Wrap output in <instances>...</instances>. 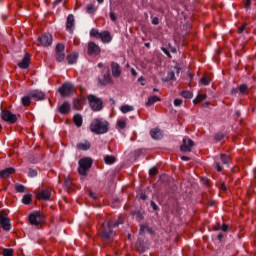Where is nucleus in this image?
<instances>
[{
  "label": "nucleus",
  "mask_w": 256,
  "mask_h": 256,
  "mask_svg": "<svg viewBox=\"0 0 256 256\" xmlns=\"http://www.w3.org/2000/svg\"><path fill=\"white\" fill-rule=\"evenodd\" d=\"M90 130L96 135H104V133L109 131V122L101 118H96L90 124Z\"/></svg>",
  "instance_id": "obj_1"
},
{
  "label": "nucleus",
  "mask_w": 256,
  "mask_h": 256,
  "mask_svg": "<svg viewBox=\"0 0 256 256\" xmlns=\"http://www.w3.org/2000/svg\"><path fill=\"white\" fill-rule=\"evenodd\" d=\"M120 224L121 222H104L102 224V239H105V241L113 239V237H115V232L111 229H113V227H119Z\"/></svg>",
  "instance_id": "obj_2"
},
{
  "label": "nucleus",
  "mask_w": 256,
  "mask_h": 256,
  "mask_svg": "<svg viewBox=\"0 0 256 256\" xmlns=\"http://www.w3.org/2000/svg\"><path fill=\"white\" fill-rule=\"evenodd\" d=\"M93 165V160L91 158H82L79 160V168L78 171L80 175H87V171L91 169Z\"/></svg>",
  "instance_id": "obj_3"
},
{
  "label": "nucleus",
  "mask_w": 256,
  "mask_h": 256,
  "mask_svg": "<svg viewBox=\"0 0 256 256\" xmlns=\"http://www.w3.org/2000/svg\"><path fill=\"white\" fill-rule=\"evenodd\" d=\"M88 101L93 111H101V109H103V102L101 101V99L97 98L96 96L89 95Z\"/></svg>",
  "instance_id": "obj_4"
},
{
  "label": "nucleus",
  "mask_w": 256,
  "mask_h": 256,
  "mask_svg": "<svg viewBox=\"0 0 256 256\" xmlns=\"http://www.w3.org/2000/svg\"><path fill=\"white\" fill-rule=\"evenodd\" d=\"M62 97H69L75 93V86L71 83H66L58 89Z\"/></svg>",
  "instance_id": "obj_5"
},
{
  "label": "nucleus",
  "mask_w": 256,
  "mask_h": 256,
  "mask_svg": "<svg viewBox=\"0 0 256 256\" xmlns=\"http://www.w3.org/2000/svg\"><path fill=\"white\" fill-rule=\"evenodd\" d=\"M44 219L45 218L43 217V214H41V212H34L29 215V223L30 225H34L35 227H37V225H41Z\"/></svg>",
  "instance_id": "obj_6"
},
{
  "label": "nucleus",
  "mask_w": 256,
  "mask_h": 256,
  "mask_svg": "<svg viewBox=\"0 0 256 256\" xmlns=\"http://www.w3.org/2000/svg\"><path fill=\"white\" fill-rule=\"evenodd\" d=\"M0 225L4 231H11V220L4 212H0Z\"/></svg>",
  "instance_id": "obj_7"
},
{
  "label": "nucleus",
  "mask_w": 256,
  "mask_h": 256,
  "mask_svg": "<svg viewBox=\"0 0 256 256\" xmlns=\"http://www.w3.org/2000/svg\"><path fill=\"white\" fill-rule=\"evenodd\" d=\"M38 43H40L42 47H49L53 43V36L49 33L43 34L38 38Z\"/></svg>",
  "instance_id": "obj_8"
},
{
  "label": "nucleus",
  "mask_w": 256,
  "mask_h": 256,
  "mask_svg": "<svg viewBox=\"0 0 256 256\" xmlns=\"http://www.w3.org/2000/svg\"><path fill=\"white\" fill-rule=\"evenodd\" d=\"M193 145H195V143H193V140L189 138H184L180 149L182 153H190L191 149H193Z\"/></svg>",
  "instance_id": "obj_9"
},
{
  "label": "nucleus",
  "mask_w": 256,
  "mask_h": 256,
  "mask_svg": "<svg viewBox=\"0 0 256 256\" xmlns=\"http://www.w3.org/2000/svg\"><path fill=\"white\" fill-rule=\"evenodd\" d=\"M1 117L3 121H6L7 123L13 124L17 121V115L11 113V111H3L1 113Z\"/></svg>",
  "instance_id": "obj_10"
},
{
  "label": "nucleus",
  "mask_w": 256,
  "mask_h": 256,
  "mask_svg": "<svg viewBox=\"0 0 256 256\" xmlns=\"http://www.w3.org/2000/svg\"><path fill=\"white\" fill-rule=\"evenodd\" d=\"M37 199L39 201H50L51 200V189L45 188L37 193Z\"/></svg>",
  "instance_id": "obj_11"
},
{
  "label": "nucleus",
  "mask_w": 256,
  "mask_h": 256,
  "mask_svg": "<svg viewBox=\"0 0 256 256\" xmlns=\"http://www.w3.org/2000/svg\"><path fill=\"white\" fill-rule=\"evenodd\" d=\"M75 27V16L69 14L66 21V31L73 33V28Z\"/></svg>",
  "instance_id": "obj_12"
},
{
  "label": "nucleus",
  "mask_w": 256,
  "mask_h": 256,
  "mask_svg": "<svg viewBox=\"0 0 256 256\" xmlns=\"http://www.w3.org/2000/svg\"><path fill=\"white\" fill-rule=\"evenodd\" d=\"M99 53H101V48L94 42H90L88 44V55H99Z\"/></svg>",
  "instance_id": "obj_13"
},
{
  "label": "nucleus",
  "mask_w": 256,
  "mask_h": 256,
  "mask_svg": "<svg viewBox=\"0 0 256 256\" xmlns=\"http://www.w3.org/2000/svg\"><path fill=\"white\" fill-rule=\"evenodd\" d=\"M30 64L31 56H29V54H25L22 61L18 63V67H20V69H27V67H29Z\"/></svg>",
  "instance_id": "obj_14"
},
{
  "label": "nucleus",
  "mask_w": 256,
  "mask_h": 256,
  "mask_svg": "<svg viewBox=\"0 0 256 256\" xmlns=\"http://www.w3.org/2000/svg\"><path fill=\"white\" fill-rule=\"evenodd\" d=\"M76 147L79 151H89V149H91V142L83 140L81 142H78L76 144Z\"/></svg>",
  "instance_id": "obj_15"
},
{
  "label": "nucleus",
  "mask_w": 256,
  "mask_h": 256,
  "mask_svg": "<svg viewBox=\"0 0 256 256\" xmlns=\"http://www.w3.org/2000/svg\"><path fill=\"white\" fill-rule=\"evenodd\" d=\"M111 71L113 77H121V66L117 62L111 63Z\"/></svg>",
  "instance_id": "obj_16"
},
{
  "label": "nucleus",
  "mask_w": 256,
  "mask_h": 256,
  "mask_svg": "<svg viewBox=\"0 0 256 256\" xmlns=\"http://www.w3.org/2000/svg\"><path fill=\"white\" fill-rule=\"evenodd\" d=\"M58 110L59 113H61L62 115H67V113L71 111V105L69 104V102H64L62 105L59 106Z\"/></svg>",
  "instance_id": "obj_17"
},
{
  "label": "nucleus",
  "mask_w": 256,
  "mask_h": 256,
  "mask_svg": "<svg viewBox=\"0 0 256 256\" xmlns=\"http://www.w3.org/2000/svg\"><path fill=\"white\" fill-rule=\"evenodd\" d=\"M13 173H15V168H5L4 170H0V177L7 179V177L13 175Z\"/></svg>",
  "instance_id": "obj_18"
},
{
  "label": "nucleus",
  "mask_w": 256,
  "mask_h": 256,
  "mask_svg": "<svg viewBox=\"0 0 256 256\" xmlns=\"http://www.w3.org/2000/svg\"><path fill=\"white\" fill-rule=\"evenodd\" d=\"M100 39L103 43H111L113 38L111 37V33H109V31H104L101 32Z\"/></svg>",
  "instance_id": "obj_19"
},
{
  "label": "nucleus",
  "mask_w": 256,
  "mask_h": 256,
  "mask_svg": "<svg viewBox=\"0 0 256 256\" xmlns=\"http://www.w3.org/2000/svg\"><path fill=\"white\" fill-rule=\"evenodd\" d=\"M152 139H163V132L159 128H155L150 131Z\"/></svg>",
  "instance_id": "obj_20"
},
{
  "label": "nucleus",
  "mask_w": 256,
  "mask_h": 256,
  "mask_svg": "<svg viewBox=\"0 0 256 256\" xmlns=\"http://www.w3.org/2000/svg\"><path fill=\"white\" fill-rule=\"evenodd\" d=\"M30 96L33 99H39L40 101H43V99H45V93H43L42 91L39 90H34L30 93Z\"/></svg>",
  "instance_id": "obj_21"
},
{
  "label": "nucleus",
  "mask_w": 256,
  "mask_h": 256,
  "mask_svg": "<svg viewBox=\"0 0 256 256\" xmlns=\"http://www.w3.org/2000/svg\"><path fill=\"white\" fill-rule=\"evenodd\" d=\"M120 111L121 113H131V111H135V108L129 104H126V105H122L120 107Z\"/></svg>",
  "instance_id": "obj_22"
},
{
  "label": "nucleus",
  "mask_w": 256,
  "mask_h": 256,
  "mask_svg": "<svg viewBox=\"0 0 256 256\" xmlns=\"http://www.w3.org/2000/svg\"><path fill=\"white\" fill-rule=\"evenodd\" d=\"M79 55L77 53H73L67 56V61L70 65H73L75 63H77V59H78Z\"/></svg>",
  "instance_id": "obj_23"
},
{
  "label": "nucleus",
  "mask_w": 256,
  "mask_h": 256,
  "mask_svg": "<svg viewBox=\"0 0 256 256\" xmlns=\"http://www.w3.org/2000/svg\"><path fill=\"white\" fill-rule=\"evenodd\" d=\"M157 101H161V98L158 96L149 97L148 101L146 102V107H151V105H154V103H157Z\"/></svg>",
  "instance_id": "obj_24"
},
{
  "label": "nucleus",
  "mask_w": 256,
  "mask_h": 256,
  "mask_svg": "<svg viewBox=\"0 0 256 256\" xmlns=\"http://www.w3.org/2000/svg\"><path fill=\"white\" fill-rule=\"evenodd\" d=\"M116 161H117V158H115V156H111V155L104 156V163H106V165H113V163H115Z\"/></svg>",
  "instance_id": "obj_25"
},
{
  "label": "nucleus",
  "mask_w": 256,
  "mask_h": 256,
  "mask_svg": "<svg viewBox=\"0 0 256 256\" xmlns=\"http://www.w3.org/2000/svg\"><path fill=\"white\" fill-rule=\"evenodd\" d=\"M76 127H81L83 125V117L79 114H76L73 118Z\"/></svg>",
  "instance_id": "obj_26"
},
{
  "label": "nucleus",
  "mask_w": 256,
  "mask_h": 256,
  "mask_svg": "<svg viewBox=\"0 0 256 256\" xmlns=\"http://www.w3.org/2000/svg\"><path fill=\"white\" fill-rule=\"evenodd\" d=\"M126 127H127V119L126 118H122V119L118 120V122H117L118 129H125Z\"/></svg>",
  "instance_id": "obj_27"
},
{
  "label": "nucleus",
  "mask_w": 256,
  "mask_h": 256,
  "mask_svg": "<svg viewBox=\"0 0 256 256\" xmlns=\"http://www.w3.org/2000/svg\"><path fill=\"white\" fill-rule=\"evenodd\" d=\"M205 99H207V94H200L194 99L193 103L197 105V103H201V101H205Z\"/></svg>",
  "instance_id": "obj_28"
},
{
  "label": "nucleus",
  "mask_w": 256,
  "mask_h": 256,
  "mask_svg": "<svg viewBox=\"0 0 256 256\" xmlns=\"http://www.w3.org/2000/svg\"><path fill=\"white\" fill-rule=\"evenodd\" d=\"M21 101H22V105H24V107H29L31 105V97H29V96L22 97Z\"/></svg>",
  "instance_id": "obj_29"
},
{
  "label": "nucleus",
  "mask_w": 256,
  "mask_h": 256,
  "mask_svg": "<svg viewBox=\"0 0 256 256\" xmlns=\"http://www.w3.org/2000/svg\"><path fill=\"white\" fill-rule=\"evenodd\" d=\"M107 83H111V73L109 70L104 74L103 85H107Z\"/></svg>",
  "instance_id": "obj_30"
},
{
  "label": "nucleus",
  "mask_w": 256,
  "mask_h": 256,
  "mask_svg": "<svg viewBox=\"0 0 256 256\" xmlns=\"http://www.w3.org/2000/svg\"><path fill=\"white\" fill-rule=\"evenodd\" d=\"M31 201H32V198H31L30 194H26L22 198V203H24V205H29V203H31Z\"/></svg>",
  "instance_id": "obj_31"
},
{
  "label": "nucleus",
  "mask_w": 256,
  "mask_h": 256,
  "mask_svg": "<svg viewBox=\"0 0 256 256\" xmlns=\"http://www.w3.org/2000/svg\"><path fill=\"white\" fill-rule=\"evenodd\" d=\"M90 35H91V37H95L96 39H100L101 32H99V30H97V29H92L90 31Z\"/></svg>",
  "instance_id": "obj_32"
},
{
  "label": "nucleus",
  "mask_w": 256,
  "mask_h": 256,
  "mask_svg": "<svg viewBox=\"0 0 256 256\" xmlns=\"http://www.w3.org/2000/svg\"><path fill=\"white\" fill-rule=\"evenodd\" d=\"M219 229H221L225 233V232H227L229 230V225L223 224L222 226L221 225L215 226V230L216 231H219Z\"/></svg>",
  "instance_id": "obj_33"
},
{
  "label": "nucleus",
  "mask_w": 256,
  "mask_h": 256,
  "mask_svg": "<svg viewBox=\"0 0 256 256\" xmlns=\"http://www.w3.org/2000/svg\"><path fill=\"white\" fill-rule=\"evenodd\" d=\"M56 59L59 63L65 59V53L63 52H56Z\"/></svg>",
  "instance_id": "obj_34"
},
{
  "label": "nucleus",
  "mask_w": 256,
  "mask_h": 256,
  "mask_svg": "<svg viewBox=\"0 0 256 256\" xmlns=\"http://www.w3.org/2000/svg\"><path fill=\"white\" fill-rule=\"evenodd\" d=\"M181 95L184 99H191L193 97V93H191V91H183Z\"/></svg>",
  "instance_id": "obj_35"
},
{
  "label": "nucleus",
  "mask_w": 256,
  "mask_h": 256,
  "mask_svg": "<svg viewBox=\"0 0 256 256\" xmlns=\"http://www.w3.org/2000/svg\"><path fill=\"white\" fill-rule=\"evenodd\" d=\"M201 85H209L211 83V79H209L207 76H204L200 80Z\"/></svg>",
  "instance_id": "obj_36"
},
{
  "label": "nucleus",
  "mask_w": 256,
  "mask_h": 256,
  "mask_svg": "<svg viewBox=\"0 0 256 256\" xmlns=\"http://www.w3.org/2000/svg\"><path fill=\"white\" fill-rule=\"evenodd\" d=\"M86 11L90 14L95 13V6L93 4H88L86 7Z\"/></svg>",
  "instance_id": "obj_37"
},
{
  "label": "nucleus",
  "mask_w": 256,
  "mask_h": 256,
  "mask_svg": "<svg viewBox=\"0 0 256 256\" xmlns=\"http://www.w3.org/2000/svg\"><path fill=\"white\" fill-rule=\"evenodd\" d=\"M221 161H222V163H224V165H227L230 161V158H229V156H227L225 154H222L221 155Z\"/></svg>",
  "instance_id": "obj_38"
},
{
  "label": "nucleus",
  "mask_w": 256,
  "mask_h": 256,
  "mask_svg": "<svg viewBox=\"0 0 256 256\" xmlns=\"http://www.w3.org/2000/svg\"><path fill=\"white\" fill-rule=\"evenodd\" d=\"M63 51H65V45L57 44V46H56V53H63Z\"/></svg>",
  "instance_id": "obj_39"
},
{
  "label": "nucleus",
  "mask_w": 256,
  "mask_h": 256,
  "mask_svg": "<svg viewBox=\"0 0 256 256\" xmlns=\"http://www.w3.org/2000/svg\"><path fill=\"white\" fill-rule=\"evenodd\" d=\"M17 193H25V187L21 184L16 185Z\"/></svg>",
  "instance_id": "obj_40"
},
{
  "label": "nucleus",
  "mask_w": 256,
  "mask_h": 256,
  "mask_svg": "<svg viewBox=\"0 0 256 256\" xmlns=\"http://www.w3.org/2000/svg\"><path fill=\"white\" fill-rule=\"evenodd\" d=\"M173 79H175V72L171 71L168 73V76L165 79V81H173Z\"/></svg>",
  "instance_id": "obj_41"
},
{
  "label": "nucleus",
  "mask_w": 256,
  "mask_h": 256,
  "mask_svg": "<svg viewBox=\"0 0 256 256\" xmlns=\"http://www.w3.org/2000/svg\"><path fill=\"white\" fill-rule=\"evenodd\" d=\"M3 255L4 256H13V250L12 249H4Z\"/></svg>",
  "instance_id": "obj_42"
},
{
  "label": "nucleus",
  "mask_w": 256,
  "mask_h": 256,
  "mask_svg": "<svg viewBox=\"0 0 256 256\" xmlns=\"http://www.w3.org/2000/svg\"><path fill=\"white\" fill-rule=\"evenodd\" d=\"M175 107H181L183 105V100L181 99H175L174 100Z\"/></svg>",
  "instance_id": "obj_43"
},
{
  "label": "nucleus",
  "mask_w": 256,
  "mask_h": 256,
  "mask_svg": "<svg viewBox=\"0 0 256 256\" xmlns=\"http://www.w3.org/2000/svg\"><path fill=\"white\" fill-rule=\"evenodd\" d=\"M28 175L30 177H37V170L35 169H30L29 172H28Z\"/></svg>",
  "instance_id": "obj_44"
},
{
  "label": "nucleus",
  "mask_w": 256,
  "mask_h": 256,
  "mask_svg": "<svg viewBox=\"0 0 256 256\" xmlns=\"http://www.w3.org/2000/svg\"><path fill=\"white\" fill-rule=\"evenodd\" d=\"M239 91L240 93H247V85L245 84L240 85Z\"/></svg>",
  "instance_id": "obj_45"
},
{
  "label": "nucleus",
  "mask_w": 256,
  "mask_h": 256,
  "mask_svg": "<svg viewBox=\"0 0 256 256\" xmlns=\"http://www.w3.org/2000/svg\"><path fill=\"white\" fill-rule=\"evenodd\" d=\"M214 138H215L216 141H221L222 139L225 138V135H223L222 133H218V134L215 135Z\"/></svg>",
  "instance_id": "obj_46"
},
{
  "label": "nucleus",
  "mask_w": 256,
  "mask_h": 256,
  "mask_svg": "<svg viewBox=\"0 0 256 256\" xmlns=\"http://www.w3.org/2000/svg\"><path fill=\"white\" fill-rule=\"evenodd\" d=\"M149 173L151 177H155V175H157V168L156 167L151 168Z\"/></svg>",
  "instance_id": "obj_47"
},
{
  "label": "nucleus",
  "mask_w": 256,
  "mask_h": 256,
  "mask_svg": "<svg viewBox=\"0 0 256 256\" xmlns=\"http://www.w3.org/2000/svg\"><path fill=\"white\" fill-rule=\"evenodd\" d=\"M147 231H149V227L148 226H145V225H141L140 226V232L141 233H145Z\"/></svg>",
  "instance_id": "obj_48"
},
{
  "label": "nucleus",
  "mask_w": 256,
  "mask_h": 256,
  "mask_svg": "<svg viewBox=\"0 0 256 256\" xmlns=\"http://www.w3.org/2000/svg\"><path fill=\"white\" fill-rule=\"evenodd\" d=\"M65 185L68 189H71V185H73V183L71 182V179L67 178L65 180Z\"/></svg>",
  "instance_id": "obj_49"
},
{
  "label": "nucleus",
  "mask_w": 256,
  "mask_h": 256,
  "mask_svg": "<svg viewBox=\"0 0 256 256\" xmlns=\"http://www.w3.org/2000/svg\"><path fill=\"white\" fill-rule=\"evenodd\" d=\"M110 19L112 21H117V15H115V12H110Z\"/></svg>",
  "instance_id": "obj_50"
},
{
  "label": "nucleus",
  "mask_w": 256,
  "mask_h": 256,
  "mask_svg": "<svg viewBox=\"0 0 256 256\" xmlns=\"http://www.w3.org/2000/svg\"><path fill=\"white\" fill-rule=\"evenodd\" d=\"M152 25H159V18L158 17H154L152 19Z\"/></svg>",
  "instance_id": "obj_51"
},
{
  "label": "nucleus",
  "mask_w": 256,
  "mask_h": 256,
  "mask_svg": "<svg viewBox=\"0 0 256 256\" xmlns=\"http://www.w3.org/2000/svg\"><path fill=\"white\" fill-rule=\"evenodd\" d=\"M247 28V24H243L241 28H238V33H242Z\"/></svg>",
  "instance_id": "obj_52"
},
{
  "label": "nucleus",
  "mask_w": 256,
  "mask_h": 256,
  "mask_svg": "<svg viewBox=\"0 0 256 256\" xmlns=\"http://www.w3.org/2000/svg\"><path fill=\"white\" fill-rule=\"evenodd\" d=\"M244 6H245L246 9H248V7L251 6V0H245Z\"/></svg>",
  "instance_id": "obj_53"
},
{
  "label": "nucleus",
  "mask_w": 256,
  "mask_h": 256,
  "mask_svg": "<svg viewBox=\"0 0 256 256\" xmlns=\"http://www.w3.org/2000/svg\"><path fill=\"white\" fill-rule=\"evenodd\" d=\"M89 196L92 198V199H94V200H96L97 199V194H95V192H89Z\"/></svg>",
  "instance_id": "obj_54"
},
{
  "label": "nucleus",
  "mask_w": 256,
  "mask_h": 256,
  "mask_svg": "<svg viewBox=\"0 0 256 256\" xmlns=\"http://www.w3.org/2000/svg\"><path fill=\"white\" fill-rule=\"evenodd\" d=\"M131 75H133V77H137V71L135 70V68L131 69Z\"/></svg>",
  "instance_id": "obj_55"
},
{
  "label": "nucleus",
  "mask_w": 256,
  "mask_h": 256,
  "mask_svg": "<svg viewBox=\"0 0 256 256\" xmlns=\"http://www.w3.org/2000/svg\"><path fill=\"white\" fill-rule=\"evenodd\" d=\"M231 93H232V95H237V93H239V90L237 88H233L231 90Z\"/></svg>",
  "instance_id": "obj_56"
},
{
  "label": "nucleus",
  "mask_w": 256,
  "mask_h": 256,
  "mask_svg": "<svg viewBox=\"0 0 256 256\" xmlns=\"http://www.w3.org/2000/svg\"><path fill=\"white\" fill-rule=\"evenodd\" d=\"M138 81H139V83H141V85H145V78H143V77H140V78H138Z\"/></svg>",
  "instance_id": "obj_57"
},
{
  "label": "nucleus",
  "mask_w": 256,
  "mask_h": 256,
  "mask_svg": "<svg viewBox=\"0 0 256 256\" xmlns=\"http://www.w3.org/2000/svg\"><path fill=\"white\" fill-rule=\"evenodd\" d=\"M216 169H217V171H223V168L221 167V165L219 163H216Z\"/></svg>",
  "instance_id": "obj_58"
},
{
  "label": "nucleus",
  "mask_w": 256,
  "mask_h": 256,
  "mask_svg": "<svg viewBox=\"0 0 256 256\" xmlns=\"http://www.w3.org/2000/svg\"><path fill=\"white\" fill-rule=\"evenodd\" d=\"M221 190L222 191H227V186H225V183H222Z\"/></svg>",
  "instance_id": "obj_59"
},
{
  "label": "nucleus",
  "mask_w": 256,
  "mask_h": 256,
  "mask_svg": "<svg viewBox=\"0 0 256 256\" xmlns=\"http://www.w3.org/2000/svg\"><path fill=\"white\" fill-rule=\"evenodd\" d=\"M151 206L155 211H157V204H155V202H151Z\"/></svg>",
  "instance_id": "obj_60"
},
{
  "label": "nucleus",
  "mask_w": 256,
  "mask_h": 256,
  "mask_svg": "<svg viewBox=\"0 0 256 256\" xmlns=\"http://www.w3.org/2000/svg\"><path fill=\"white\" fill-rule=\"evenodd\" d=\"M162 51H163V53H165L166 55L169 56V50H167V48H162Z\"/></svg>",
  "instance_id": "obj_61"
},
{
  "label": "nucleus",
  "mask_w": 256,
  "mask_h": 256,
  "mask_svg": "<svg viewBox=\"0 0 256 256\" xmlns=\"http://www.w3.org/2000/svg\"><path fill=\"white\" fill-rule=\"evenodd\" d=\"M181 160H182V161H189V157H187V156H182V157H181Z\"/></svg>",
  "instance_id": "obj_62"
},
{
  "label": "nucleus",
  "mask_w": 256,
  "mask_h": 256,
  "mask_svg": "<svg viewBox=\"0 0 256 256\" xmlns=\"http://www.w3.org/2000/svg\"><path fill=\"white\" fill-rule=\"evenodd\" d=\"M140 198L145 201V199H147V196L145 194H141Z\"/></svg>",
  "instance_id": "obj_63"
},
{
  "label": "nucleus",
  "mask_w": 256,
  "mask_h": 256,
  "mask_svg": "<svg viewBox=\"0 0 256 256\" xmlns=\"http://www.w3.org/2000/svg\"><path fill=\"white\" fill-rule=\"evenodd\" d=\"M59 3H61V0L54 1V5H59Z\"/></svg>",
  "instance_id": "obj_64"
}]
</instances>
